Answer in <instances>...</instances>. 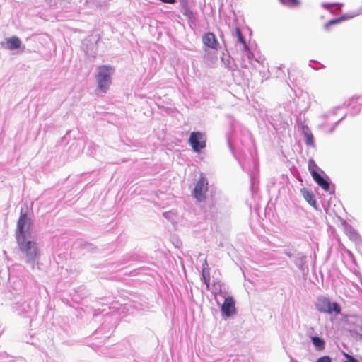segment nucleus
I'll use <instances>...</instances> for the list:
<instances>
[{"mask_svg": "<svg viewBox=\"0 0 362 362\" xmlns=\"http://www.w3.org/2000/svg\"><path fill=\"white\" fill-rule=\"evenodd\" d=\"M30 219L26 214L21 213L16 231V241L21 252V258L33 270L39 264L40 251L37 243L28 240L30 237Z\"/></svg>", "mask_w": 362, "mask_h": 362, "instance_id": "f257e3e1", "label": "nucleus"}, {"mask_svg": "<svg viewBox=\"0 0 362 362\" xmlns=\"http://www.w3.org/2000/svg\"><path fill=\"white\" fill-rule=\"evenodd\" d=\"M315 306L316 310L322 313H335L339 314L341 310L340 305L337 302L331 303L327 297L323 296L317 298Z\"/></svg>", "mask_w": 362, "mask_h": 362, "instance_id": "f03ea898", "label": "nucleus"}, {"mask_svg": "<svg viewBox=\"0 0 362 362\" xmlns=\"http://www.w3.org/2000/svg\"><path fill=\"white\" fill-rule=\"evenodd\" d=\"M112 67L109 65H102L98 67L96 76L98 88L105 93L111 84V74Z\"/></svg>", "mask_w": 362, "mask_h": 362, "instance_id": "7ed1b4c3", "label": "nucleus"}, {"mask_svg": "<svg viewBox=\"0 0 362 362\" xmlns=\"http://www.w3.org/2000/svg\"><path fill=\"white\" fill-rule=\"evenodd\" d=\"M189 141L193 150L196 152H199L206 146V139L204 135L199 132H192Z\"/></svg>", "mask_w": 362, "mask_h": 362, "instance_id": "20e7f679", "label": "nucleus"}, {"mask_svg": "<svg viewBox=\"0 0 362 362\" xmlns=\"http://www.w3.org/2000/svg\"><path fill=\"white\" fill-rule=\"evenodd\" d=\"M235 303L232 296H228L225 298L221 305L222 314L228 317L232 316L235 313Z\"/></svg>", "mask_w": 362, "mask_h": 362, "instance_id": "39448f33", "label": "nucleus"}, {"mask_svg": "<svg viewBox=\"0 0 362 362\" xmlns=\"http://www.w3.org/2000/svg\"><path fill=\"white\" fill-rule=\"evenodd\" d=\"M209 182H197L193 190L194 198L199 202H202L206 198V193L208 191Z\"/></svg>", "mask_w": 362, "mask_h": 362, "instance_id": "423d86ee", "label": "nucleus"}, {"mask_svg": "<svg viewBox=\"0 0 362 362\" xmlns=\"http://www.w3.org/2000/svg\"><path fill=\"white\" fill-rule=\"evenodd\" d=\"M202 42L204 45L214 49H217L218 42L215 35L211 32L205 33L202 37Z\"/></svg>", "mask_w": 362, "mask_h": 362, "instance_id": "0eeeda50", "label": "nucleus"}, {"mask_svg": "<svg viewBox=\"0 0 362 362\" xmlns=\"http://www.w3.org/2000/svg\"><path fill=\"white\" fill-rule=\"evenodd\" d=\"M300 194L304 199L313 208L317 209V202L313 192L305 187L300 189Z\"/></svg>", "mask_w": 362, "mask_h": 362, "instance_id": "6e6552de", "label": "nucleus"}, {"mask_svg": "<svg viewBox=\"0 0 362 362\" xmlns=\"http://www.w3.org/2000/svg\"><path fill=\"white\" fill-rule=\"evenodd\" d=\"M21 45V40L18 37L13 36L6 39L4 47L9 50H13L19 48Z\"/></svg>", "mask_w": 362, "mask_h": 362, "instance_id": "1a4fd4ad", "label": "nucleus"}, {"mask_svg": "<svg viewBox=\"0 0 362 362\" xmlns=\"http://www.w3.org/2000/svg\"><path fill=\"white\" fill-rule=\"evenodd\" d=\"M310 340L316 351H322L325 348V341L324 339L318 336L310 337Z\"/></svg>", "mask_w": 362, "mask_h": 362, "instance_id": "9d476101", "label": "nucleus"}, {"mask_svg": "<svg viewBox=\"0 0 362 362\" xmlns=\"http://www.w3.org/2000/svg\"><path fill=\"white\" fill-rule=\"evenodd\" d=\"M316 168L317 166L314 163V162H312V163H309V169L313 180L315 181H325L324 178L316 171Z\"/></svg>", "mask_w": 362, "mask_h": 362, "instance_id": "9b49d317", "label": "nucleus"}, {"mask_svg": "<svg viewBox=\"0 0 362 362\" xmlns=\"http://www.w3.org/2000/svg\"><path fill=\"white\" fill-rule=\"evenodd\" d=\"M305 256L302 253H296L293 257V262L296 266L300 269H303V266L305 264Z\"/></svg>", "mask_w": 362, "mask_h": 362, "instance_id": "f8f14e48", "label": "nucleus"}, {"mask_svg": "<svg viewBox=\"0 0 362 362\" xmlns=\"http://www.w3.org/2000/svg\"><path fill=\"white\" fill-rule=\"evenodd\" d=\"M181 7L184 16L189 18H191L193 16V13L188 5L187 1H182Z\"/></svg>", "mask_w": 362, "mask_h": 362, "instance_id": "ddd939ff", "label": "nucleus"}, {"mask_svg": "<svg viewBox=\"0 0 362 362\" xmlns=\"http://www.w3.org/2000/svg\"><path fill=\"white\" fill-rule=\"evenodd\" d=\"M281 4L290 8H296L301 4L300 0H279Z\"/></svg>", "mask_w": 362, "mask_h": 362, "instance_id": "4468645a", "label": "nucleus"}, {"mask_svg": "<svg viewBox=\"0 0 362 362\" xmlns=\"http://www.w3.org/2000/svg\"><path fill=\"white\" fill-rule=\"evenodd\" d=\"M322 189L329 192L330 194L334 192V185H332V182H317Z\"/></svg>", "mask_w": 362, "mask_h": 362, "instance_id": "2eb2a0df", "label": "nucleus"}, {"mask_svg": "<svg viewBox=\"0 0 362 362\" xmlns=\"http://www.w3.org/2000/svg\"><path fill=\"white\" fill-rule=\"evenodd\" d=\"M202 276L204 284L206 285V288H209L210 284V272L206 270L202 271Z\"/></svg>", "mask_w": 362, "mask_h": 362, "instance_id": "dca6fc26", "label": "nucleus"}, {"mask_svg": "<svg viewBox=\"0 0 362 362\" xmlns=\"http://www.w3.org/2000/svg\"><path fill=\"white\" fill-rule=\"evenodd\" d=\"M163 216L168 221L173 222L175 221V213L173 211L164 212Z\"/></svg>", "mask_w": 362, "mask_h": 362, "instance_id": "f3484780", "label": "nucleus"}, {"mask_svg": "<svg viewBox=\"0 0 362 362\" xmlns=\"http://www.w3.org/2000/svg\"><path fill=\"white\" fill-rule=\"evenodd\" d=\"M235 33L239 42L243 44L245 49H247V46L246 45L245 40L242 35L240 30L239 28H236Z\"/></svg>", "mask_w": 362, "mask_h": 362, "instance_id": "a211bd4d", "label": "nucleus"}, {"mask_svg": "<svg viewBox=\"0 0 362 362\" xmlns=\"http://www.w3.org/2000/svg\"><path fill=\"white\" fill-rule=\"evenodd\" d=\"M305 144L308 146H314V137L311 133L305 134Z\"/></svg>", "mask_w": 362, "mask_h": 362, "instance_id": "6ab92c4d", "label": "nucleus"}, {"mask_svg": "<svg viewBox=\"0 0 362 362\" xmlns=\"http://www.w3.org/2000/svg\"><path fill=\"white\" fill-rule=\"evenodd\" d=\"M341 20H342V18H339L333 19V20L329 21V22H327L325 24V29L328 30L329 27L330 25L337 24V23H340L341 21Z\"/></svg>", "mask_w": 362, "mask_h": 362, "instance_id": "aec40b11", "label": "nucleus"}, {"mask_svg": "<svg viewBox=\"0 0 362 362\" xmlns=\"http://www.w3.org/2000/svg\"><path fill=\"white\" fill-rule=\"evenodd\" d=\"M315 362H332V359L329 356L320 357Z\"/></svg>", "mask_w": 362, "mask_h": 362, "instance_id": "412c9836", "label": "nucleus"}, {"mask_svg": "<svg viewBox=\"0 0 362 362\" xmlns=\"http://www.w3.org/2000/svg\"><path fill=\"white\" fill-rule=\"evenodd\" d=\"M349 236L350 238L354 240H356L359 238L358 234L354 230L350 231Z\"/></svg>", "mask_w": 362, "mask_h": 362, "instance_id": "4be33fe9", "label": "nucleus"}, {"mask_svg": "<svg viewBox=\"0 0 362 362\" xmlns=\"http://www.w3.org/2000/svg\"><path fill=\"white\" fill-rule=\"evenodd\" d=\"M344 356L347 358L345 362H358L356 358L347 354H344Z\"/></svg>", "mask_w": 362, "mask_h": 362, "instance_id": "5701e85b", "label": "nucleus"}, {"mask_svg": "<svg viewBox=\"0 0 362 362\" xmlns=\"http://www.w3.org/2000/svg\"><path fill=\"white\" fill-rule=\"evenodd\" d=\"M202 266H203L202 271H204V270L209 271V267L206 259H205L204 263L203 264Z\"/></svg>", "mask_w": 362, "mask_h": 362, "instance_id": "b1692460", "label": "nucleus"}, {"mask_svg": "<svg viewBox=\"0 0 362 362\" xmlns=\"http://www.w3.org/2000/svg\"><path fill=\"white\" fill-rule=\"evenodd\" d=\"M284 254L290 258L294 257V256L296 255V254L292 253L290 251H285Z\"/></svg>", "mask_w": 362, "mask_h": 362, "instance_id": "393cba45", "label": "nucleus"}, {"mask_svg": "<svg viewBox=\"0 0 362 362\" xmlns=\"http://www.w3.org/2000/svg\"><path fill=\"white\" fill-rule=\"evenodd\" d=\"M160 1L163 3H167V4H174L176 1V0H160Z\"/></svg>", "mask_w": 362, "mask_h": 362, "instance_id": "a878e982", "label": "nucleus"}, {"mask_svg": "<svg viewBox=\"0 0 362 362\" xmlns=\"http://www.w3.org/2000/svg\"><path fill=\"white\" fill-rule=\"evenodd\" d=\"M255 182H251V184H250V189H251V191H253V189L255 188Z\"/></svg>", "mask_w": 362, "mask_h": 362, "instance_id": "bb28decb", "label": "nucleus"}, {"mask_svg": "<svg viewBox=\"0 0 362 362\" xmlns=\"http://www.w3.org/2000/svg\"><path fill=\"white\" fill-rule=\"evenodd\" d=\"M1 332H2V331H1V330H0V335L1 334Z\"/></svg>", "mask_w": 362, "mask_h": 362, "instance_id": "cd10ccee", "label": "nucleus"}]
</instances>
